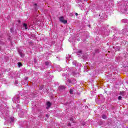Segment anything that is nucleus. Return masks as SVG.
<instances>
[{
    "label": "nucleus",
    "mask_w": 128,
    "mask_h": 128,
    "mask_svg": "<svg viewBox=\"0 0 128 128\" xmlns=\"http://www.w3.org/2000/svg\"><path fill=\"white\" fill-rule=\"evenodd\" d=\"M122 22H124V24H127V22H128V20L127 19H124L122 20Z\"/></svg>",
    "instance_id": "nucleus-15"
},
{
    "label": "nucleus",
    "mask_w": 128,
    "mask_h": 128,
    "mask_svg": "<svg viewBox=\"0 0 128 128\" xmlns=\"http://www.w3.org/2000/svg\"><path fill=\"white\" fill-rule=\"evenodd\" d=\"M72 64L74 66H82V64H80V63H78L76 60L72 62Z\"/></svg>",
    "instance_id": "nucleus-6"
},
{
    "label": "nucleus",
    "mask_w": 128,
    "mask_h": 128,
    "mask_svg": "<svg viewBox=\"0 0 128 128\" xmlns=\"http://www.w3.org/2000/svg\"><path fill=\"white\" fill-rule=\"evenodd\" d=\"M24 112L22 110H20L18 112V116L20 118H24Z\"/></svg>",
    "instance_id": "nucleus-9"
},
{
    "label": "nucleus",
    "mask_w": 128,
    "mask_h": 128,
    "mask_svg": "<svg viewBox=\"0 0 128 128\" xmlns=\"http://www.w3.org/2000/svg\"><path fill=\"white\" fill-rule=\"evenodd\" d=\"M10 122L12 123V122H14V117H10Z\"/></svg>",
    "instance_id": "nucleus-13"
},
{
    "label": "nucleus",
    "mask_w": 128,
    "mask_h": 128,
    "mask_svg": "<svg viewBox=\"0 0 128 128\" xmlns=\"http://www.w3.org/2000/svg\"><path fill=\"white\" fill-rule=\"evenodd\" d=\"M59 20L61 22H62V24H66L68 23V20H65L64 18V16L60 17Z\"/></svg>",
    "instance_id": "nucleus-4"
},
{
    "label": "nucleus",
    "mask_w": 128,
    "mask_h": 128,
    "mask_svg": "<svg viewBox=\"0 0 128 128\" xmlns=\"http://www.w3.org/2000/svg\"><path fill=\"white\" fill-rule=\"evenodd\" d=\"M72 64L74 66H82V64H80V63H78L76 60L72 62Z\"/></svg>",
    "instance_id": "nucleus-5"
},
{
    "label": "nucleus",
    "mask_w": 128,
    "mask_h": 128,
    "mask_svg": "<svg viewBox=\"0 0 128 128\" xmlns=\"http://www.w3.org/2000/svg\"><path fill=\"white\" fill-rule=\"evenodd\" d=\"M70 94H74V89H70Z\"/></svg>",
    "instance_id": "nucleus-19"
},
{
    "label": "nucleus",
    "mask_w": 128,
    "mask_h": 128,
    "mask_svg": "<svg viewBox=\"0 0 128 128\" xmlns=\"http://www.w3.org/2000/svg\"><path fill=\"white\" fill-rule=\"evenodd\" d=\"M19 52V54L21 58H24V50H18Z\"/></svg>",
    "instance_id": "nucleus-7"
},
{
    "label": "nucleus",
    "mask_w": 128,
    "mask_h": 128,
    "mask_svg": "<svg viewBox=\"0 0 128 128\" xmlns=\"http://www.w3.org/2000/svg\"><path fill=\"white\" fill-rule=\"evenodd\" d=\"M46 106H47L46 107V108L47 110H48V108H50V106H52V103H50V102H48L46 103Z\"/></svg>",
    "instance_id": "nucleus-10"
},
{
    "label": "nucleus",
    "mask_w": 128,
    "mask_h": 128,
    "mask_svg": "<svg viewBox=\"0 0 128 128\" xmlns=\"http://www.w3.org/2000/svg\"><path fill=\"white\" fill-rule=\"evenodd\" d=\"M122 96H118V100H122Z\"/></svg>",
    "instance_id": "nucleus-24"
},
{
    "label": "nucleus",
    "mask_w": 128,
    "mask_h": 128,
    "mask_svg": "<svg viewBox=\"0 0 128 128\" xmlns=\"http://www.w3.org/2000/svg\"><path fill=\"white\" fill-rule=\"evenodd\" d=\"M72 76H78L79 74L76 72H73L72 73Z\"/></svg>",
    "instance_id": "nucleus-12"
},
{
    "label": "nucleus",
    "mask_w": 128,
    "mask_h": 128,
    "mask_svg": "<svg viewBox=\"0 0 128 128\" xmlns=\"http://www.w3.org/2000/svg\"><path fill=\"white\" fill-rule=\"evenodd\" d=\"M78 54H82V50H80L78 52Z\"/></svg>",
    "instance_id": "nucleus-29"
},
{
    "label": "nucleus",
    "mask_w": 128,
    "mask_h": 128,
    "mask_svg": "<svg viewBox=\"0 0 128 128\" xmlns=\"http://www.w3.org/2000/svg\"><path fill=\"white\" fill-rule=\"evenodd\" d=\"M10 114V112L8 111H6V113H3L2 115L4 116V118H5V120L6 122H8V115Z\"/></svg>",
    "instance_id": "nucleus-2"
},
{
    "label": "nucleus",
    "mask_w": 128,
    "mask_h": 128,
    "mask_svg": "<svg viewBox=\"0 0 128 128\" xmlns=\"http://www.w3.org/2000/svg\"><path fill=\"white\" fill-rule=\"evenodd\" d=\"M37 5H38V4H34V6H37Z\"/></svg>",
    "instance_id": "nucleus-34"
},
{
    "label": "nucleus",
    "mask_w": 128,
    "mask_h": 128,
    "mask_svg": "<svg viewBox=\"0 0 128 128\" xmlns=\"http://www.w3.org/2000/svg\"><path fill=\"white\" fill-rule=\"evenodd\" d=\"M71 126L70 123H68V126Z\"/></svg>",
    "instance_id": "nucleus-30"
},
{
    "label": "nucleus",
    "mask_w": 128,
    "mask_h": 128,
    "mask_svg": "<svg viewBox=\"0 0 128 128\" xmlns=\"http://www.w3.org/2000/svg\"><path fill=\"white\" fill-rule=\"evenodd\" d=\"M128 1L122 0L119 3L118 10L121 14H128Z\"/></svg>",
    "instance_id": "nucleus-1"
},
{
    "label": "nucleus",
    "mask_w": 128,
    "mask_h": 128,
    "mask_svg": "<svg viewBox=\"0 0 128 128\" xmlns=\"http://www.w3.org/2000/svg\"><path fill=\"white\" fill-rule=\"evenodd\" d=\"M4 124H6V123H4Z\"/></svg>",
    "instance_id": "nucleus-40"
},
{
    "label": "nucleus",
    "mask_w": 128,
    "mask_h": 128,
    "mask_svg": "<svg viewBox=\"0 0 128 128\" xmlns=\"http://www.w3.org/2000/svg\"><path fill=\"white\" fill-rule=\"evenodd\" d=\"M77 40H78V42H80V39H79V38H78V39H77Z\"/></svg>",
    "instance_id": "nucleus-33"
},
{
    "label": "nucleus",
    "mask_w": 128,
    "mask_h": 128,
    "mask_svg": "<svg viewBox=\"0 0 128 128\" xmlns=\"http://www.w3.org/2000/svg\"><path fill=\"white\" fill-rule=\"evenodd\" d=\"M23 27L25 28V30H28V24L26 23L23 24Z\"/></svg>",
    "instance_id": "nucleus-14"
},
{
    "label": "nucleus",
    "mask_w": 128,
    "mask_h": 128,
    "mask_svg": "<svg viewBox=\"0 0 128 128\" xmlns=\"http://www.w3.org/2000/svg\"><path fill=\"white\" fill-rule=\"evenodd\" d=\"M66 60H68V58H70V54H68V55H67V56H66Z\"/></svg>",
    "instance_id": "nucleus-23"
},
{
    "label": "nucleus",
    "mask_w": 128,
    "mask_h": 128,
    "mask_svg": "<svg viewBox=\"0 0 128 128\" xmlns=\"http://www.w3.org/2000/svg\"><path fill=\"white\" fill-rule=\"evenodd\" d=\"M15 84H18V81H16Z\"/></svg>",
    "instance_id": "nucleus-31"
},
{
    "label": "nucleus",
    "mask_w": 128,
    "mask_h": 128,
    "mask_svg": "<svg viewBox=\"0 0 128 128\" xmlns=\"http://www.w3.org/2000/svg\"><path fill=\"white\" fill-rule=\"evenodd\" d=\"M60 90H64V86H60L58 88Z\"/></svg>",
    "instance_id": "nucleus-16"
},
{
    "label": "nucleus",
    "mask_w": 128,
    "mask_h": 128,
    "mask_svg": "<svg viewBox=\"0 0 128 128\" xmlns=\"http://www.w3.org/2000/svg\"><path fill=\"white\" fill-rule=\"evenodd\" d=\"M46 116H48V115H46Z\"/></svg>",
    "instance_id": "nucleus-37"
},
{
    "label": "nucleus",
    "mask_w": 128,
    "mask_h": 128,
    "mask_svg": "<svg viewBox=\"0 0 128 128\" xmlns=\"http://www.w3.org/2000/svg\"><path fill=\"white\" fill-rule=\"evenodd\" d=\"M84 2H88V0H84Z\"/></svg>",
    "instance_id": "nucleus-35"
},
{
    "label": "nucleus",
    "mask_w": 128,
    "mask_h": 128,
    "mask_svg": "<svg viewBox=\"0 0 128 128\" xmlns=\"http://www.w3.org/2000/svg\"><path fill=\"white\" fill-rule=\"evenodd\" d=\"M0 44H2V42H0Z\"/></svg>",
    "instance_id": "nucleus-36"
},
{
    "label": "nucleus",
    "mask_w": 128,
    "mask_h": 128,
    "mask_svg": "<svg viewBox=\"0 0 128 128\" xmlns=\"http://www.w3.org/2000/svg\"><path fill=\"white\" fill-rule=\"evenodd\" d=\"M28 96H24V97L22 98V100H28Z\"/></svg>",
    "instance_id": "nucleus-17"
},
{
    "label": "nucleus",
    "mask_w": 128,
    "mask_h": 128,
    "mask_svg": "<svg viewBox=\"0 0 128 128\" xmlns=\"http://www.w3.org/2000/svg\"><path fill=\"white\" fill-rule=\"evenodd\" d=\"M68 82H69V84H76V80L73 79L72 80H70V79H68L67 80Z\"/></svg>",
    "instance_id": "nucleus-8"
},
{
    "label": "nucleus",
    "mask_w": 128,
    "mask_h": 128,
    "mask_svg": "<svg viewBox=\"0 0 128 128\" xmlns=\"http://www.w3.org/2000/svg\"><path fill=\"white\" fill-rule=\"evenodd\" d=\"M12 101L14 104L20 103V97L18 96H16L13 98Z\"/></svg>",
    "instance_id": "nucleus-3"
},
{
    "label": "nucleus",
    "mask_w": 128,
    "mask_h": 128,
    "mask_svg": "<svg viewBox=\"0 0 128 128\" xmlns=\"http://www.w3.org/2000/svg\"><path fill=\"white\" fill-rule=\"evenodd\" d=\"M13 30H14V29L12 28H10L11 32H12Z\"/></svg>",
    "instance_id": "nucleus-27"
},
{
    "label": "nucleus",
    "mask_w": 128,
    "mask_h": 128,
    "mask_svg": "<svg viewBox=\"0 0 128 128\" xmlns=\"http://www.w3.org/2000/svg\"><path fill=\"white\" fill-rule=\"evenodd\" d=\"M63 76H65V78H66L68 76V73H64L62 74Z\"/></svg>",
    "instance_id": "nucleus-21"
},
{
    "label": "nucleus",
    "mask_w": 128,
    "mask_h": 128,
    "mask_svg": "<svg viewBox=\"0 0 128 128\" xmlns=\"http://www.w3.org/2000/svg\"><path fill=\"white\" fill-rule=\"evenodd\" d=\"M75 15H76V16H78V13H76V14H75Z\"/></svg>",
    "instance_id": "nucleus-32"
},
{
    "label": "nucleus",
    "mask_w": 128,
    "mask_h": 128,
    "mask_svg": "<svg viewBox=\"0 0 128 128\" xmlns=\"http://www.w3.org/2000/svg\"><path fill=\"white\" fill-rule=\"evenodd\" d=\"M46 66H50V62L48 61L45 62Z\"/></svg>",
    "instance_id": "nucleus-18"
},
{
    "label": "nucleus",
    "mask_w": 128,
    "mask_h": 128,
    "mask_svg": "<svg viewBox=\"0 0 128 128\" xmlns=\"http://www.w3.org/2000/svg\"><path fill=\"white\" fill-rule=\"evenodd\" d=\"M128 4V2L127 1V4Z\"/></svg>",
    "instance_id": "nucleus-38"
},
{
    "label": "nucleus",
    "mask_w": 128,
    "mask_h": 128,
    "mask_svg": "<svg viewBox=\"0 0 128 128\" xmlns=\"http://www.w3.org/2000/svg\"><path fill=\"white\" fill-rule=\"evenodd\" d=\"M70 120H71V122L72 121L74 122V119H72V118H70Z\"/></svg>",
    "instance_id": "nucleus-28"
},
{
    "label": "nucleus",
    "mask_w": 128,
    "mask_h": 128,
    "mask_svg": "<svg viewBox=\"0 0 128 128\" xmlns=\"http://www.w3.org/2000/svg\"><path fill=\"white\" fill-rule=\"evenodd\" d=\"M102 118H103L104 120H106V115H102Z\"/></svg>",
    "instance_id": "nucleus-22"
},
{
    "label": "nucleus",
    "mask_w": 128,
    "mask_h": 128,
    "mask_svg": "<svg viewBox=\"0 0 128 128\" xmlns=\"http://www.w3.org/2000/svg\"><path fill=\"white\" fill-rule=\"evenodd\" d=\"M18 66L19 68H20V66H22V64L21 63H18Z\"/></svg>",
    "instance_id": "nucleus-25"
},
{
    "label": "nucleus",
    "mask_w": 128,
    "mask_h": 128,
    "mask_svg": "<svg viewBox=\"0 0 128 128\" xmlns=\"http://www.w3.org/2000/svg\"><path fill=\"white\" fill-rule=\"evenodd\" d=\"M120 96H126V92H120Z\"/></svg>",
    "instance_id": "nucleus-11"
},
{
    "label": "nucleus",
    "mask_w": 128,
    "mask_h": 128,
    "mask_svg": "<svg viewBox=\"0 0 128 128\" xmlns=\"http://www.w3.org/2000/svg\"><path fill=\"white\" fill-rule=\"evenodd\" d=\"M57 70H58V72H62V68L58 67L57 68Z\"/></svg>",
    "instance_id": "nucleus-20"
},
{
    "label": "nucleus",
    "mask_w": 128,
    "mask_h": 128,
    "mask_svg": "<svg viewBox=\"0 0 128 128\" xmlns=\"http://www.w3.org/2000/svg\"><path fill=\"white\" fill-rule=\"evenodd\" d=\"M126 34H128V33H126Z\"/></svg>",
    "instance_id": "nucleus-39"
},
{
    "label": "nucleus",
    "mask_w": 128,
    "mask_h": 128,
    "mask_svg": "<svg viewBox=\"0 0 128 128\" xmlns=\"http://www.w3.org/2000/svg\"><path fill=\"white\" fill-rule=\"evenodd\" d=\"M42 88H43L42 86H41V87H40V88H39V90H42Z\"/></svg>",
    "instance_id": "nucleus-26"
}]
</instances>
